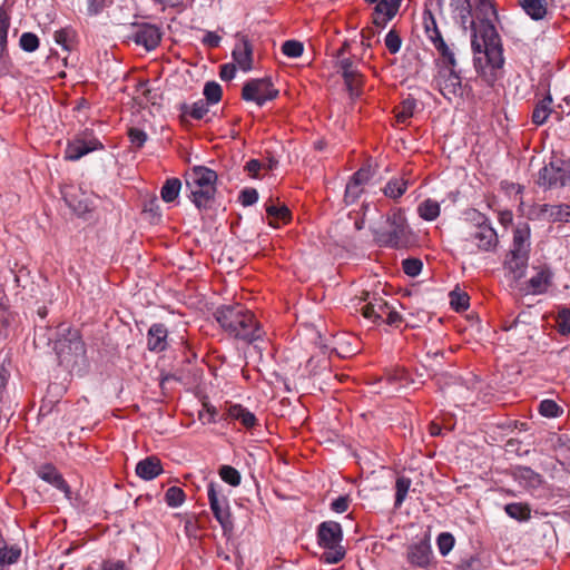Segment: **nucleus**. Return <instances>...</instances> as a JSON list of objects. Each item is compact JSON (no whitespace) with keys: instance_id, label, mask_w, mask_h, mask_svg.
Masks as SVG:
<instances>
[{"instance_id":"864d4df0","label":"nucleus","mask_w":570,"mask_h":570,"mask_svg":"<svg viewBox=\"0 0 570 570\" xmlns=\"http://www.w3.org/2000/svg\"><path fill=\"white\" fill-rule=\"evenodd\" d=\"M454 546V537L449 532H443L438 537V548L442 556H446Z\"/></svg>"},{"instance_id":"7ed1b4c3","label":"nucleus","mask_w":570,"mask_h":570,"mask_svg":"<svg viewBox=\"0 0 570 570\" xmlns=\"http://www.w3.org/2000/svg\"><path fill=\"white\" fill-rule=\"evenodd\" d=\"M53 350L59 365L70 374L82 375L88 367L86 346L78 330L61 325Z\"/></svg>"},{"instance_id":"4be33fe9","label":"nucleus","mask_w":570,"mask_h":570,"mask_svg":"<svg viewBox=\"0 0 570 570\" xmlns=\"http://www.w3.org/2000/svg\"><path fill=\"white\" fill-rule=\"evenodd\" d=\"M163 473V465L157 456H148L136 465V474L142 480H154Z\"/></svg>"},{"instance_id":"39448f33","label":"nucleus","mask_w":570,"mask_h":570,"mask_svg":"<svg viewBox=\"0 0 570 570\" xmlns=\"http://www.w3.org/2000/svg\"><path fill=\"white\" fill-rule=\"evenodd\" d=\"M473 214L476 216L474 217L476 224L471 226L461 245L462 254L464 255H474L479 250H493L499 243L497 232L488 219L480 213L474 212Z\"/></svg>"},{"instance_id":"5fc2aeb1","label":"nucleus","mask_w":570,"mask_h":570,"mask_svg":"<svg viewBox=\"0 0 570 570\" xmlns=\"http://www.w3.org/2000/svg\"><path fill=\"white\" fill-rule=\"evenodd\" d=\"M403 271L411 277L417 276L422 271V262L417 258H406L402 263Z\"/></svg>"},{"instance_id":"4468645a","label":"nucleus","mask_w":570,"mask_h":570,"mask_svg":"<svg viewBox=\"0 0 570 570\" xmlns=\"http://www.w3.org/2000/svg\"><path fill=\"white\" fill-rule=\"evenodd\" d=\"M68 207L78 216H85L94 208L91 196L81 187L65 186L61 190Z\"/></svg>"},{"instance_id":"2eb2a0df","label":"nucleus","mask_w":570,"mask_h":570,"mask_svg":"<svg viewBox=\"0 0 570 570\" xmlns=\"http://www.w3.org/2000/svg\"><path fill=\"white\" fill-rule=\"evenodd\" d=\"M363 294L362 301H364L365 304L360 308L362 315L374 322L379 320L383 321L390 309L387 303L382 297H377L376 295L371 296L367 292Z\"/></svg>"},{"instance_id":"4d7b16f0","label":"nucleus","mask_w":570,"mask_h":570,"mask_svg":"<svg viewBox=\"0 0 570 570\" xmlns=\"http://www.w3.org/2000/svg\"><path fill=\"white\" fill-rule=\"evenodd\" d=\"M483 564L476 556H471L461 560L456 564V570H483Z\"/></svg>"},{"instance_id":"c85d7f7f","label":"nucleus","mask_w":570,"mask_h":570,"mask_svg":"<svg viewBox=\"0 0 570 570\" xmlns=\"http://www.w3.org/2000/svg\"><path fill=\"white\" fill-rule=\"evenodd\" d=\"M9 26V17L2 9H0V71L6 68L7 38Z\"/></svg>"},{"instance_id":"338daca9","label":"nucleus","mask_w":570,"mask_h":570,"mask_svg":"<svg viewBox=\"0 0 570 570\" xmlns=\"http://www.w3.org/2000/svg\"><path fill=\"white\" fill-rule=\"evenodd\" d=\"M220 40L222 38L217 33L207 31L203 39V43L209 48H217L220 45Z\"/></svg>"},{"instance_id":"a211bd4d","label":"nucleus","mask_w":570,"mask_h":570,"mask_svg":"<svg viewBox=\"0 0 570 570\" xmlns=\"http://www.w3.org/2000/svg\"><path fill=\"white\" fill-rule=\"evenodd\" d=\"M539 218L550 223H570V205L543 204L539 208Z\"/></svg>"},{"instance_id":"f704fd0d","label":"nucleus","mask_w":570,"mask_h":570,"mask_svg":"<svg viewBox=\"0 0 570 570\" xmlns=\"http://www.w3.org/2000/svg\"><path fill=\"white\" fill-rule=\"evenodd\" d=\"M417 212L424 220H434L440 215V205L436 200L425 199L419 205Z\"/></svg>"},{"instance_id":"ddd939ff","label":"nucleus","mask_w":570,"mask_h":570,"mask_svg":"<svg viewBox=\"0 0 570 570\" xmlns=\"http://www.w3.org/2000/svg\"><path fill=\"white\" fill-rule=\"evenodd\" d=\"M424 30L433 43L434 48L439 52L442 59L448 61L452 66H456L455 55L452 49L445 43L440 30L438 29L436 21L431 11H425L423 16Z\"/></svg>"},{"instance_id":"c9c22d12","label":"nucleus","mask_w":570,"mask_h":570,"mask_svg":"<svg viewBox=\"0 0 570 570\" xmlns=\"http://www.w3.org/2000/svg\"><path fill=\"white\" fill-rule=\"evenodd\" d=\"M180 188L181 181L178 178L167 179L160 191L163 200L166 203L174 202L178 197Z\"/></svg>"},{"instance_id":"1a4fd4ad","label":"nucleus","mask_w":570,"mask_h":570,"mask_svg":"<svg viewBox=\"0 0 570 570\" xmlns=\"http://www.w3.org/2000/svg\"><path fill=\"white\" fill-rule=\"evenodd\" d=\"M277 96L278 90L275 89L271 78L252 79L244 85L242 90L243 99L254 101L257 106H263Z\"/></svg>"},{"instance_id":"49530a36","label":"nucleus","mask_w":570,"mask_h":570,"mask_svg":"<svg viewBox=\"0 0 570 570\" xmlns=\"http://www.w3.org/2000/svg\"><path fill=\"white\" fill-rule=\"evenodd\" d=\"M303 50V43L297 40H287L282 46V52L289 58L301 57Z\"/></svg>"},{"instance_id":"9b49d317","label":"nucleus","mask_w":570,"mask_h":570,"mask_svg":"<svg viewBox=\"0 0 570 570\" xmlns=\"http://www.w3.org/2000/svg\"><path fill=\"white\" fill-rule=\"evenodd\" d=\"M570 180V167L560 159L550 161L539 171L538 184L546 188L562 187Z\"/></svg>"},{"instance_id":"aec40b11","label":"nucleus","mask_w":570,"mask_h":570,"mask_svg":"<svg viewBox=\"0 0 570 570\" xmlns=\"http://www.w3.org/2000/svg\"><path fill=\"white\" fill-rule=\"evenodd\" d=\"M102 145L97 139H92L86 141L83 139H76L72 142H69L66 148V159L69 160H78L82 156L87 155L90 151L101 149Z\"/></svg>"},{"instance_id":"5701e85b","label":"nucleus","mask_w":570,"mask_h":570,"mask_svg":"<svg viewBox=\"0 0 570 570\" xmlns=\"http://www.w3.org/2000/svg\"><path fill=\"white\" fill-rule=\"evenodd\" d=\"M168 332L165 325L154 324L148 331L147 345L150 351L163 352L167 347Z\"/></svg>"},{"instance_id":"774afa93","label":"nucleus","mask_w":570,"mask_h":570,"mask_svg":"<svg viewBox=\"0 0 570 570\" xmlns=\"http://www.w3.org/2000/svg\"><path fill=\"white\" fill-rule=\"evenodd\" d=\"M236 67L232 63H226L220 67L219 76L223 80H232L235 77Z\"/></svg>"},{"instance_id":"2f4dec72","label":"nucleus","mask_w":570,"mask_h":570,"mask_svg":"<svg viewBox=\"0 0 570 570\" xmlns=\"http://www.w3.org/2000/svg\"><path fill=\"white\" fill-rule=\"evenodd\" d=\"M520 4L533 20H541L547 14L544 0H520Z\"/></svg>"},{"instance_id":"e433bc0d","label":"nucleus","mask_w":570,"mask_h":570,"mask_svg":"<svg viewBox=\"0 0 570 570\" xmlns=\"http://www.w3.org/2000/svg\"><path fill=\"white\" fill-rule=\"evenodd\" d=\"M21 556V550L17 546L0 548V566H9L16 563Z\"/></svg>"},{"instance_id":"680f3d73","label":"nucleus","mask_w":570,"mask_h":570,"mask_svg":"<svg viewBox=\"0 0 570 570\" xmlns=\"http://www.w3.org/2000/svg\"><path fill=\"white\" fill-rule=\"evenodd\" d=\"M128 136L130 142L137 148L142 147L147 140V134L138 128H130L128 131Z\"/></svg>"},{"instance_id":"ea45409f","label":"nucleus","mask_w":570,"mask_h":570,"mask_svg":"<svg viewBox=\"0 0 570 570\" xmlns=\"http://www.w3.org/2000/svg\"><path fill=\"white\" fill-rule=\"evenodd\" d=\"M207 101L198 100L191 106L184 105L181 110L184 115H189L194 119H202L208 112Z\"/></svg>"},{"instance_id":"58836bf2","label":"nucleus","mask_w":570,"mask_h":570,"mask_svg":"<svg viewBox=\"0 0 570 570\" xmlns=\"http://www.w3.org/2000/svg\"><path fill=\"white\" fill-rule=\"evenodd\" d=\"M411 484H412V481L409 478L400 476L396 479V482H395V490H396L395 507L396 508L401 507L402 503L404 502Z\"/></svg>"},{"instance_id":"4c0bfd02","label":"nucleus","mask_w":570,"mask_h":570,"mask_svg":"<svg viewBox=\"0 0 570 570\" xmlns=\"http://www.w3.org/2000/svg\"><path fill=\"white\" fill-rule=\"evenodd\" d=\"M334 351L340 357L347 358L355 355L358 352V347L356 345L353 346L348 338L342 337L336 340Z\"/></svg>"},{"instance_id":"9d476101","label":"nucleus","mask_w":570,"mask_h":570,"mask_svg":"<svg viewBox=\"0 0 570 570\" xmlns=\"http://www.w3.org/2000/svg\"><path fill=\"white\" fill-rule=\"evenodd\" d=\"M442 60L444 66L440 68L435 81L441 95L445 99L452 100L462 95V80L461 76L454 70L455 66L450 65L444 59Z\"/></svg>"},{"instance_id":"6ab92c4d","label":"nucleus","mask_w":570,"mask_h":570,"mask_svg":"<svg viewBox=\"0 0 570 570\" xmlns=\"http://www.w3.org/2000/svg\"><path fill=\"white\" fill-rule=\"evenodd\" d=\"M530 252V227L527 223L519 224L513 232V242L510 249L511 254L529 256Z\"/></svg>"},{"instance_id":"79ce46f5","label":"nucleus","mask_w":570,"mask_h":570,"mask_svg":"<svg viewBox=\"0 0 570 570\" xmlns=\"http://www.w3.org/2000/svg\"><path fill=\"white\" fill-rule=\"evenodd\" d=\"M505 512L509 517L517 520H527L530 517V509L522 503H510L505 505Z\"/></svg>"},{"instance_id":"c756f323","label":"nucleus","mask_w":570,"mask_h":570,"mask_svg":"<svg viewBox=\"0 0 570 570\" xmlns=\"http://www.w3.org/2000/svg\"><path fill=\"white\" fill-rule=\"evenodd\" d=\"M385 1H379L373 12V23L380 28H384L396 12Z\"/></svg>"},{"instance_id":"7c9ffc66","label":"nucleus","mask_w":570,"mask_h":570,"mask_svg":"<svg viewBox=\"0 0 570 570\" xmlns=\"http://www.w3.org/2000/svg\"><path fill=\"white\" fill-rule=\"evenodd\" d=\"M266 213L269 217V225L278 227L279 223L286 224L291 219L289 209L286 206L266 205Z\"/></svg>"},{"instance_id":"8fccbe9b","label":"nucleus","mask_w":570,"mask_h":570,"mask_svg":"<svg viewBox=\"0 0 570 570\" xmlns=\"http://www.w3.org/2000/svg\"><path fill=\"white\" fill-rule=\"evenodd\" d=\"M557 327L560 334L568 335L570 333V309L561 308L557 315Z\"/></svg>"},{"instance_id":"a878e982","label":"nucleus","mask_w":570,"mask_h":570,"mask_svg":"<svg viewBox=\"0 0 570 570\" xmlns=\"http://www.w3.org/2000/svg\"><path fill=\"white\" fill-rule=\"evenodd\" d=\"M552 101L553 100L550 94H547V96H544L541 100L538 101L531 116L533 124H535L537 126H541L547 121V119L552 112Z\"/></svg>"},{"instance_id":"bf43d9fd","label":"nucleus","mask_w":570,"mask_h":570,"mask_svg":"<svg viewBox=\"0 0 570 570\" xmlns=\"http://www.w3.org/2000/svg\"><path fill=\"white\" fill-rule=\"evenodd\" d=\"M87 570H128L121 560H105L97 567L90 566Z\"/></svg>"},{"instance_id":"c03bdc74","label":"nucleus","mask_w":570,"mask_h":570,"mask_svg":"<svg viewBox=\"0 0 570 570\" xmlns=\"http://www.w3.org/2000/svg\"><path fill=\"white\" fill-rule=\"evenodd\" d=\"M219 475L223 481L233 487H237L240 484L242 478L239 472L230 465H223L219 470Z\"/></svg>"},{"instance_id":"6e6d98bb","label":"nucleus","mask_w":570,"mask_h":570,"mask_svg":"<svg viewBox=\"0 0 570 570\" xmlns=\"http://www.w3.org/2000/svg\"><path fill=\"white\" fill-rule=\"evenodd\" d=\"M518 478L529 482L530 485L535 487L541 483V476L530 468H520L517 472Z\"/></svg>"},{"instance_id":"13d9d810","label":"nucleus","mask_w":570,"mask_h":570,"mask_svg":"<svg viewBox=\"0 0 570 570\" xmlns=\"http://www.w3.org/2000/svg\"><path fill=\"white\" fill-rule=\"evenodd\" d=\"M402 40L395 30H390L385 37V46L391 53L400 51Z\"/></svg>"},{"instance_id":"dca6fc26","label":"nucleus","mask_w":570,"mask_h":570,"mask_svg":"<svg viewBox=\"0 0 570 570\" xmlns=\"http://www.w3.org/2000/svg\"><path fill=\"white\" fill-rule=\"evenodd\" d=\"M134 41L150 51L158 47L161 40V31L155 24L144 23L138 26L132 36Z\"/></svg>"},{"instance_id":"e2e57ef3","label":"nucleus","mask_w":570,"mask_h":570,"mask_svg":"<svg viewBox=\"0 0 570 570\" xmlns=\"http://www.w3.org/2000/svg\"><path fill=\"white\" fill-rule=\"evenodd\" d=\"M348 504L350 498L347 495H342L332 502L331 508L337 513H343L348 509Z\"/></svg>"},{"instance_id":"603ef678","label":"nucleus","mask_w":570,"mask_h":570,"mask_svg":"<svg viewBox=\"0 0 570 570\" xmlns=\"http://www.w3.org/2000/svg\"><path fill=\"white\" fill-rule=\"evenodd\" d=\"M363 193V187L356 183L348 181L345 188L344 200L347 205L355 203Z\"/></svg>"},{"instance_id":"72a5a7b5","label":"nucleus","mask_w":570,"mask_h":570,"mask_svg":"<svg viewBox=\"0 0 570 570\" xmlns=\"http://www.w3.org/2000/svg\"><path fill=\"white\" fill-rule=\"evenodd\" d=\"M416 100L414 98L404 99L399 107L395 108V118L397 122L405 124L414 114Z\"/></svg>"},{"instance_id":"052dcab7","label":"nucleus","mask_w":570,"mask_h":570,"mask_svg":"<svg viewBox=\"0 0 570 570\" xmlns=\"http://www.w3.org/2000/svg\"><path fill=\"white\" fill-rule=\"evenodd\" d=\"M258 199V193L255 188H245L239 194V202L243 206H250Z\"/></svg>"},{"instance_id":"393cba45","label":"nucleus","mask_w":570,"mask_h":570,"mask_svg":"<svg viewBox=\"0 0 570 570\" xmlns=\"http://www.w3.org/2000/svg\"><path fill=\"white\" fill-rule=\"evenodd\" d=\"M228 419L237 420L246 429H252L257 424V419L254 413L249 412L240 404H233L227 409L226 413Z\"/></svg>"},{"instance_id":"f3484780","label":"nucleus","mask_w":570,"mask_h":570,"mask_svg":"<svg viewBox=\"0 0 570 570\" xmlns=\"http://www.w3.org/2000/svg\"><path fill=\"white\" fill-rule=\"evenodd\" d=\"M238 42L233 50V58L243 71H249L253 66V48L244 35H237Z\"/></svg>"},{"instance_id":"f03ea898","label":"nucleus","mask_w":570,"mask_h":570,"mask_svg":"<svg viewBox=\"0 0 570 570\" xmlns=\"http://www.w3.org/2000/svg\"><path fill=\"white\" fill-rule=\"evenodd\" d=\"M216 320L220 326L236 338L243 340L259 352L257 344L264 341L265 332L259 327L254 314L242 305L223 306L216 312Z\"/></svg>"},{"instance_id":"f8f14e48","label":"nucleus","mask_w":570,"mask_h":570,"mask_svg":"<svg viewBox=\"0 0 570 570\" xmlns=\"http://www.w3.org/2000/svg\"><path fill=\"white\" fill-rule=\"evenodd\" d=\"M345 49L346 45L337 51L336 65L342 72L351 97H357L361 92L363 77L358 71L356 63L351 58L344 57Z\"/></svg>"},{"instance_id":"473e14b6","label":"nucleus","mask_w":570,"mask_h":570,"mask_svg":"<svg viewBox=\"0 0 570 570\" xmlns=\"http://www.w3.org/2000/svg\"><path fill=\"white\" fill-rule=\"evenodd\" d=\"M407 186L409 180L404 178H392L383 188V193L389 198L399 199L406 191Z\"/></svg>"},{"instance_id":"3c124183","label":"nucleus","mask_w":570,"mask_h":570,"mask_svg":"<svg viewBox=\"0 0 570 570\" xmlns=\"http://www.w3.org/2000/svg\"><path fill=\"white\" fill-rule=\"evenodd\" d=\"M20 47L27 52H33L39 47V39L35 33L24 32L20 37Z\"/></svg>"},{"instance_id":"a19ab883","label":"nucleus","mask_w":570,"mask_h":570,"mask_svg":"<svg viewBox=\"0 0 570 570\" xmlns=\"http://www.w3.org/2000/svg\"><path fill=\"white\" fill-rule=\"evenodd\" d=\"M222 87L216 81H208L204 87V96L207 104H217L222 99Z\"/></svg>"},{"instance_id":"bb28decb","label":"nucleus","mask_w":570,"mask_h":570,"mask_svg":"<svg viewBox=\"0 0 570 570\" xmlns=\"http://www.w3.org/2000/svg\"><path fill=\"white\" fill-rule=\"evenodd\" d=\"M552 278V273L548 267H542L530 278L529 286L533 294H542L547 291Z\"/></svg>"},{"instance_id":"0e129e2a","label":"nucleus","mask_w":570,"mask_h":570,"mask_svg":"<svg viewBox=\"0 0 570 570\" xmlns=\"http://www.w3.org/2000/svg\"><path fill=\"white\" fill-rule=\"evenodd\" d=\"M204 406L206 411L199 412V420L207 424L215 423L217 414L216 409L214 406H209L208 404H205Z\"/></svg>"},{"instance_id":"20e7f679","label":"nucleus","mask_w":570,"mask_h":570,"mask_svg":"<svg viewBox=\"0 0 570 570\" xmlns=\"http://www.w3.org/2000/svg\"><path fill=\"white\" fill-rule=\"evenodd\" d=\"M217 174L204 166H195L185 175L188 197L198 209L209 207L216 193Z\"/></svg>"},{"instance_id":"6e6552de","label":"nucleus","mask_w":570,"mask_h":570,"mask_svg":"<svg viewBox=\"0 0 570 570\" xmlns=\"http://www.w3.org/2000/svg\"><path fill=\"white\" fill-rule=\"evenodd\" d=\"M207 494L210 510L213 511L215 519L219 522L224 531L230 530L233 528L232 514L229 511L228 500L223 492V488L215 482H210L208 484Z\"/></svg>"},{"instance_id":"cd10ccee","label":"nucleus","mask_w":570,"mask_h":570,"mask_svg":"<svg viewBox=\"0 0 570 570\" xmlns=\"http://www.w3.org/2000/svg\"><path fill=\"white\" fill-rule=\"evenodd\" d=\"M521 255L511 254L505 262V268L513 275V278L520 279L524 276L529 256L520 257Z\"/></svg>"},{"instance_id":"69168bd1","label":"nucleus","mask_w":570,"mask_h":570,"mask_svg":"<svg viewBox=\"0 0 570 570\" xmlns=\"http://www.w3.org/2000/svg\"><path fill=\"white\" fill-rule=\"evenodd\" d=\"M370 179V170L361 168L358 169L353 177L351 178V181L356 183L360 186H364Z\"/></svg>"},{"instance_id":"b1692460","label":"nucleus","mask_w":570,"mask_h":570,"mask_svg":"<svg viewBox=\"0 0 570 570\" xmlns=\"http://www.w3.org/2000/svg\"><path fill=\"white\" fill-rule=\"evenodd\" d=\"M431 548L428 542L421 541L412 544L407 551V559L412 564L426 567L430 563Z\"/></svg>"},{"instance_id":"412c9836","label":"nucleus","mask_w":570,"mask_h":570,"mask_svg":"<svg viewBox=\"0 0 570 570\" xmlns=\"http://www.w3.org/2000/svg\"><path fill=\"white\" fill-rule=\"evenodd\" d=\"M37 475L67 495L70 493V488L65 481L62 474L59 473V471L52 464H43L39 466L37 470Z\"/></svg>"},{"instance_id":"09e8293b","label":"nucleus","mask_w":570,"mask_h":570,"mask_svg":"<svg viewBox=\"0 0 570 570\" xmlns=\"http://www.w3.org/2000/svg\"><path fill=\"white\" fill-rule=\"evenodd\" d=\"M539 412L546 417H557L561 409L553 400H543L539 405Z\"/></svg>"},{"instance_id":"f257e3e1","label":"nucleus","mask_w":570,"mask_h":570,"mask_svg":"<svg viewBox=\"0 0 570 570\" xmlns=\"http://www.w3.org/2000/svg\"><path fill=\"white\" fill-rule=\"evenodd\" d=\"M466 3L469 10L466 14H461V24L466 29L469 22L472 29L471 46L475 67L501 68L504 59L500 36L493 24L498 13L492 0H466Z\"/></svg>"},{"instance_id":"37998d69","label":"nucleus","mask_w":570,"mask_h":570,"mask_svg":"<svg viewBox=\"0 0 570 570\" xmlns=\"http://www.w3.org/2000/svg\"><path fill=\"white\" fill-rule=\"evenodd\" d=\"M165 501L171 508L179 507L185 501V492L178 487H170L165 493Z\"/></svg>"},{"instance_id":"a18cd8bd","label":"nucleus","mask_w":570,"mask_h":570,"mask_svg":"<svg viewBox=\"0 0 570 570\" xmlns=\"http://www.w3.org/2000/svg\"><path fill=\"white\" fill-rule=\"evenodd\" d=\"M450 298V304L456 312L464 311L469 307V296L466 293L452 291Z\"/></svg>"},{"instance_id":"de8ad7c7","label":"nucleus","mask_w":570,"mask_h":570,"mask_svg":"<svg viewBox=\"0 0 570 570\" xmlns=\"http://www.w3.org/2000/svg\"><path fill=\"white\" fill-rule=\"evenodd\" d=\"M73 38L75 32L69 28L60 29L55 32L56 42L66 50H70Z\"/></svg>"},{"instance_id":"0eeeda50","label":"nucleus","mask_w":570,"mask_h":570,"mask_svg":"<svg viewBox=\"0 0 570 570\" xmlns=\"http://www.w3.org/2000/svg\"><path fill=\"white\" fill-rule=\"evenodd\" d=\"M375 240L385 247L399 248L409 242V226L404 213L395 209L387 215L385 227L375 230Z\"/></svg>"},{"instance_id":"423d86ee","label":"nucleus","mask_w":570,"mask_h":570,"mask_svg":"<svg viewBox=\"0 0 570 570\" xmlns=\"http://www.w3.org/2000/svg\"><path fill=\"white\" fill-rule=\"evenodd\" d=\"M343 540L342 527L335 521H324L317 529L318 544L325 549L321 560L325 563H337L345 557V549L341 544Z\"/></svg>"}]
</instances>
